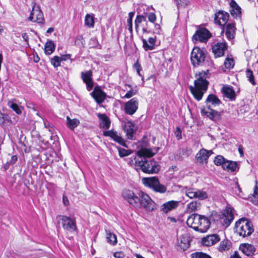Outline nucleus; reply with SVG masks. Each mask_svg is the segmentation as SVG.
I'll return each instance as SVG.
<instances>
[{
	"label": "nucleus",
	"instance_id": "nucleus-55",
	"mask_svg": "<svg viewBox=\"0 0 258 258\" xmlns=\"http://www.w3.org/2000/svg\"><path fill=\"white\" fill-rule=\"evenodd\" d=\"M114 256L115 258H124L125 255L122 251H117L114 253Z\"/></svg>",
	"mask_w": 258,
	"mask_h": 258
},
{
	"label": "nucleus",
	"instance_id": "nucleus-64",
	"mask_svg": "<svg viewBox=\"0 0 258 258\" xmlns=\"http://www.w3.org/2000/svg\"><path fill=\"white\" fill-rule=\"evenodd\" d=\"M54 31V29L52 27L49 28L47 30V33H52Z\"/></svg>",
	"mask_w": 258,
	"mask_h": 258
},
{
	"label": "nucleus",
	"instance_id": "nucleus-15",
	"mask_svg": "<svg viewBox=\"0 0 258 258\" xmlns=\"http://www.w3.org/2000/svg\"><path fill=\"white\" fill-rule=\"evenodd\" d=\"M123 130L128 139H132L136 131L134 123L131 121H123Z\"/></svg>",
	"mask_w": 258,
	"mask_h": 258
},
{
	"label": "nucleus",
	"instance_id": "nucleus-17",
	"mask_svg": "<svg viewBox=\"0 0 258 258\" xmlns=\"http://www.w3.org/2000/svg\"><path fill=\"white\" fill-rule=\"evenodd\" d=\"M226 49L227 44L225 42H217L212 46V51L216 57L223 56Z\"/></svg>",
	"mask_w": 258,
	"mask_h": 258
},
{
	"label": "nucleus",
	"instance_id": "nucleus-9",
	"mask_svg": "<svg viewBox=\"0 0 258 258\" xmlns=\"http://www.w3.org/2000/svg\"><path fill=\"white\" fill-rule=\"evenodd\" d=\"M211 37V34L208 30L201 28L196 31L192 36V41L194 42H206Z\"/></svg>",
	"mask_w": 258,
	"mask_h": 258
},
{
	"label": "nucleus",
	"instance_id": "nucleus-19",
	"mask_svg": "<svg viewBox=\"0 0 258 258\" xmlns=\"http://www.w3.org/2000/svg\"><path fill=\"white\" fill-rule=\"evenodd\" d=\"M229 14L223 11H219L215 15L214 21L219 25H224L229 19Z\"/></svg>",
	"mask_w": 258,
	"mask_h": 258
},
{
	"label": "nucleus",
	"instance_id": "nucleus-48",
	"mask_svg": "<svg viewBox=\"0 0 258 258\" xmlns=\"http://www.w3.org/2000/svg\"><path fill=\"white\" fill-rule=\"evenodd\" d=\"M119 155L120 157H123L130 155L132 153V151L129 150H126L121 147L118 148Z\"/></svg>",
	"mask_w": 258,
	"mask_h": 258
},
{
	"label": "nucleus",
	"instance_id": "nucleus-42",
	"mask_svg": "<svg viewBox=\"0 0 258 258\" xmlns=\"http://www.w3.org/2000/svg\"><path fill=\"white\" fill-rule=\"evenodd\" d=\"M224 66L227 69H231L234 66V61L233 58L230 56H228L224 61Z\"/></svg>",
	"mask_w": 258,
	"mask_h": 258
},
{
	"label": "nucleus",
	"instance_id": "nucleus-14",
	"mask_svg": "<svg viewBox=\"0 0 258 258\" xmlns=\"http://www.w3.org/2000/svg\"><path fill=\"white\" fill-rule=\"evenodd\" d=\"M201 113L202 115L209 117L210 119L214 121L219 119L221 116L220 112L211 109L210 106H208L207 109L202 108Z\"/></svg>",
	"mask_w": 258,
	"mask_h": 258
},
{
	"label": "nucleus",
	"instance_id": "nucleus-1",
	"mask_svg": "<svg viewBox=\"0 0 258 258\" xmlns=\"http://www.w3.org/2000/svg\"><path fill=\"white\" fill-rule=\"evenodd\" d=\"M122 196L127 202L136 208H144L147 211H152L156 208L155 203L150 197L143 191L136 193L130 189L123 190Z\"/></svg>",
	"mask_w": 258,
	"mask_h": 258
},
{
	"label": "nucleus",
	"instance_id": "nucleus-34",
	"mask_svg": "<svg viewBox=\"0 0 258 258\" xmlns=\"http://www.w3.org/2000/svg\"><path fill=\"white\" fill-rule=\"evenodd\" d=\"M235 29V25L233 23L227 25L225 34L228 39L231 40L234 38Z\"/></svg>",
	"mask_w": 258,
	"mask_h": 258
},
{
	"label": "nucleus",
	"instance_id": "nucleus-51",
	"mask_svg": "<svg viewBox=\"0 0 258 258\" xmlns=\"http://www.w3.org/2000/svg\"><path fill=\"white\" fill-rule=\"evenodd\" d=\"M134 68L136 69L137 71V72L138 74L142 77V80H144V77L141 74L140 72L142 70V67L141 64L139 63V61H137L134 64Z\"/></svg>",
	"mask_w": 258,
	"mask_h": 258
},
{
	"label": "nucleus",
	"instance_id": "nucleus-24",
	"mask_svg": "<svg viewBox=\"0 0 258 258\" xmlns=\"http://www.w3.org/2000/svg\"><path fill=\"white\" fill-rule=\"evenodd\" d=\"M234 216L232 209L230 208H226L223 213V225L225 227H228L233 220Z\"/></svg>",
	"mask_w": 258,
	"mask_h": 258
},
{
	"label": "nucleus",
	"instance_id": "nucleus-30",
	"mask_svg": "<svg viewBox=\"0 0 258 258\" xmlns=\"http://www.w3.org/2000/svg\"><path fill=\"white\" fill-rule=\"evenodd\" d=\"M222 92L224 96L231 100H235V92L232 87L229 86H224L222 89Z\"/></svg>",
	"mask_w": 258,
	"mask_h": 258
},
{
	"label": "nucleus",
	"instance_id": "nucleus-25",
	"mask_svg": "<svg viewBox=\"0 0 258 258\" xmlns=\"http://www.w3.org/2000/svg\"><path fill=\"white\" fill-rule=\"evenodd\" d=\"M143 22H146V26H143L142 30L144 33H149L151 30L149 29L148 23L146 22V17L142 15H138L135 20V28L138 31L139 25Z\"/></svg>",
	"mask_w": 258,
	"mask_h": 258
},
{
	"label": "nucleus",
	"instance_id": "nucleus-20",
	"mask_svg": "<svg viewBox=\"0 0 258 258\" xmlns=\"http://www.w3.org/2000/svg\"><path fill=\"white\" fill-rule=\"evenodd\" d=\"M220 240V237L217 234H210L202 238L203 245L210 246L214 245Z\"/></svg>",
	"mask_w": 258,
	"mask_h": 258
},
{
	"label": "nucleus",
	"instance_id": "nucleus-60",
	"mask_svg": "<svg viewBox=\"0 0 258 258\" xmlns=\"http://www.w3.org/2000/svg\"><path fill=\"white\" fill-rule=\"evenodd\" d=\"M134 15H135L134 12H130L128 14V17L127 20L132 21L133 18L134 16Z\"/></svg>",
	"mask_w": 258,
	"mask_h": 258
},
{
	"label": "nucleus",
	"instance_id": "nucleus-3",
	"mask_svg": "<svg viewBox=\"0 0 258 258\" xmlns=\"http://www.w3.org/2000/svg\"><path fill=\"white\" fill-rule=\"evenodd\" d=\"M134 160H131V164H134L137 168L148 174H154L158 172L160 166L158 163L153 159H147L140 157H134Z\"/></svg>",
	"mask_w": 258,
	"mask_h": 258
},
{
	"label": "nucleus",
	"instance_id": "nucleus-59",
	"mask_svg": "<svg viewBox=\"0 0 258 258\" xmlns=\"http://www.w3.org/2000/svg\"><path fill=\"white\" fill-rule=\"evenodd\" d=\"M71 57V55L70 54H67V55H63L61 57H59L60 59H61V61H64V60H67L68 59H69Z\"/></svg>",
	"mask_w": 258,
	"mask_h": 258
},
{
	"label": "nucleus",
	"instance_id": "nucleus-33",
	"mask_svg": "<svg viewBox=\"0 0 258 258\" xmlns=\"http://www.w3.org/2000/svg\"><path fill=\"white\" fill-rule=\"evenodd\" d=\"M231 246V242L229 240L226 238L220 242L217 249L219 251L223 252L230 249Z\"/></svg>",
	"mask_w": 258,
	"mask_h": 258
},
{
	"label": "nucleus",
	"instance_id": "nucleus-28",
	"mask_svg": "<svg viewBox=\"0 0 258 258\" xmlns=\"http://www.w3.org/2000/svg\"><path fill=\"white\" fill-rule=\"evenodd\" d=\"M178 206V202L175 201H170L164 203L161 207V210L163 213L168 212L176 209Z\"/></svg>",
	"mask_w": 258,
	"mask_h": 258
},
{
	"label": "nucleus",
	"instance_id": "nucleus-50",
	"mask_svg": "<svg viewBox=\"0 0 258 258\" xmlns=\"http://www.w3.org/2000/svg\"><path fill=\"white\" fill-rule=\"evenodd\" d=\"M10 107L15 111L17 114H20L22 113L23 107H19L17 104L13 103L11 104Z\"/></svg>",
	"mask_w": 258,
	"mask_h": 258
},
{
	"label": "nucleus",
	"instance_id": "nucleus-22",
	"mask_svg": "<svg viewBox=\"0 0 258 258\" xmlns=\"http://www.w3.org/2000/svg\"><path fill=\"white\" fill-rule=\"evenodd\" d=\"M93 98L98 104L102 103L106 98V95L99 87H96L91 93Z\"/></svg>",
	"mask_w": 258,
	"mask_h": 258
},
{
	"label": "nucleus",
	"instance_id": "nucleus-53",
	"mask_svg": "<svg viewBox=\"0 0 258 258\" xmlns=\"http://www.w3.org/2000/svg\"><path fill=\"white\" fill-rule=\"evenodd\" d=\"M138 93L137 90H133L131 89L124 95L123 98H130Z\"/></svg>",
	"mask_w": 258,
	"mask_h": 258
},
{
	"label": "nucleus",
	"instance_id": "nucleus-52",
	"mask_svg": "<svg viewBox=\"0 0 258 258\" xmlns=\"http://www.w3.org/2000/svg\"><path fill=\"white\" fill-rule=\"evenodd\" d=\"M89 44L93 47L99 48L100 47V45L99 44L98 40L96 37L91 38L89 41Z\"/></svg>",
	"mask_w": 258,
	"mask_h": 258
},
{
	"label": "nucleus",
	"instance_id": "nucleus-21",
	"mask_svg": "<svg viewBox=\"0 0 258 258\" xmlns=\"http://www.w3.org/2000/svg\"><path fill=\"white\" fill-rule=\"evenodd\" d=\"M92 72L88 71L81 73V77L83 82L87 86V89L88 91H90L93 88V82L92 78Z\"/></svg>",
	"mask_w": 258,
	"mask_h": 258
},
{
	"label": "nucleus",
	"instance_id": "nucleus-13",
	"mask_svg": "<svg viewBox=\"0 0 258 258\" xmlns=\"http://www.w3.org/2000/svg\"><path fill=\"white\" fill-rule=\"evenodd\" d=\"M139 101L136 98H133L126 102L124 105V111L128 115L134 114L138 108Z\"/></svg>",
	"mask_w": 258,
	"mask_h": 258
},
{
	"label": "nucleus",
	"instance_id": "nucleus-47",
	"mask_svg": "<svg viewBox=\"0 0 258 258\" xmlns=\"http://www.w3.org/2000/svg\"><path fill=\"white\" fill-rule=\"evenodd\" d=\"M226 160L223 156L218 155L215 157L214 162L216 165H221L223 167Z\"/></svg>",
	"mask_w": 258,
	"mask_h": 258
},
{
	"label": "nucleus",
	"instance_id": "nucleus-18",
	"mask_svg": "<svg viewBox=\"0 0 258 258\" xmlns=\"http://www.w3.org/2000/svg\"><path fill=\"white\" fill-rule=\"evenodd\" d=\"M103 135L105 137H110L114 141L120 145L125 146V141L121 137L120 134L113 130L104 132Z\"/></svg>",
	"mask_w": 258,
	"mask_h": 258
},
{
	"label": "nucleus",
	"instance_id": "nucleus-41",
	"mask_svg": "<svg viewBox=\"0 0 258 258\" xmlns=\"http://www.w3.org/2000/svg\"><path fill=\"white\" fill-rule=\"evenodd\" d=\"M55 49V45L52 41L47 42L45 45V52L49 55L53 53Z\"/></svg>",
	"mask_w": 258,
	"mask_h": 258
},
{
	"label": "nucleus",
	"instance_id": "nucleus-56",
	"mask_svg": "<svg viewBox=\"0 0 258 258\" xmlns=\"http://www.w3.org/2000/svg\"><path fill=\"white\" fill-rule=\"evenodd\" d=\"M17 157L16 155H13L12 156L11 160L8 162V163L9 164H14L17 161Z\"/></svg>",
	"mask_w": 258,
	"mask_h": 258
},
{
	"label": "nucleus",
	"instance_id": "nucleus-10",
	"mask_svg": "<svg viewBox=\"0 0 258 258\" xmlns=\"http://www.w3.org/2000/svg\"><path fill=\"white\" fill-rule=\"evenodd\" d=\"M185 195L190 199H198L204 200L208 198V194L203 189L188 188L185 191Z\"/></svg>",
	"mask_w": 258,
	"mask_h": 258
},
{
	"label": "nucleus",
	"instance_id": "nucleus-6",
	"mask_svg": "<svg viewBox=\"0 0 258 258\" xmlns=\"http://www.w3.org/2000/svg\"><path fill=\"white\" fill-rule=\"evenodd\" d=\"M206 54L203 49L195 47L190 54V60L192 64L195 67L203 66L204 64Z\"/></svg>",
	"mask_w": 258,
	"mask_h": 258
},
{
	"label": "nucleus",
	"instance_id": "nucleus-44",
	"mask_svg": "<svg viewBox=\"0 0 258 258\" xmlns=\"http://www.w3.org/2000/svg\"><path fill=\"white\" fill-rule=\"evenodd\" d=\"M245 75L246 78L248 79V80L249 81L250 83H251L253 85H255L256 83L254 80V76L253 74V72L250 69H247L245 71Z\"/></svg>",
	"mask_w": 258,
	"mask_h": 258
},
{
	"label": "nucleus",
	"instance_id": "nucleus-5",
	"mask_svg": "<svg viewBox=\"0 0 258 258\" xmlns=\"http://www.w3.org/2000/svg\"><path fill=\"white\" fill-rule=\"evenodd\" d=\"M142 181L145 186L152 188L155 192L164 194L167 191L166 186L161 184L156 177H144Z\"/></svg>",
	"mask_w": 258,
	"mask_h": 258
},
{
	"label": "nucleus",
	"instance_id": "nucleus-46",
	"mask_svg": "<svg viewBox=\"0 0 258 258\" xmlns=\"http://www.w3.org/2000/svg\"><path fill=\"white\" fill-rule=\"evenodd\" d=\"M85 23L89 27H93L94 26V21L93 16L89 14H87L85 18Z\"/></svg>",
	"mask_w": 258,
	"mask_h": 258
},
{
	"label": "nucleus",
	"instance_id": "nucleus-36",
	"mask_svg": "<svg viewBox=\"0 0 258 258\" xmlns=\"http://www.w3.org/2000/svg\"><path fill=\"white\" fill-rule=\"evenodd\" d=\"M80 123V120L77 118L71 119L69 116L67 117V125L72 130L77 127Z\"/></svg>",
	"mask_w": 258,
	"mask_h": 258
},
{
	"label": "nucleus",
	"instance_id": "nucleus-27",
	"mask_svg": "<svg viewBox=\"0 0 258 258\" xmlns=\"http://www.w3.org/2000/svg\"><path fill=\"white\" fill-rule=\"evenodd\" d=\"M239 250H241L245 255L251 256L255 251V248L254 246L248 243H242L239 246Z\"/></svg>",
	"mask_w": 258,
	"mask_h": 258
},
{
	"label": "nucleus",
	"instance_id": "nucleus-63",
	"mask_svg": "<svg viewBox=\"0 0 258 258\" xmlns=\"http://www.w3.org/2000/svg\"><path fill=\"white\" fill-rule=\"evenodd\" d=\"M230 258H241V257L237 253H235Z\"/></svg>",
	"mask_w": 258,
	"mask_h": 258
},
{
	"label": "nucleus",
	"instance_id": "nucleus-38",
	"mask_svg": "<svg viewBox=\"0 0 258 258\" xmlns=\"http://www.w3.org/2000/svg\"><path fill=\"white\" fill-rule=\"evenodd\" d=\"M255 186L253 195L249 197L250 200L255 205H258V182L255 181Z\"/></svg>",
	"mask_w": 258,
	"mask_h": 258
},
{
	"label": "nucleus",
	"instance_id": "nucleus-49",
	"mask_svg": "<svg viewBox=\"0 0 258 258\" xmlns=\"http://www.w3.org/2000/svg\"><path fill=\"white\" fill-rule=\"evenodd\" d=\"M51 63L54 68H57L60 65L61 59L59 57L54 56L51 59Z\"/></svg>",
	"mask_w": 258,
	"mask_h": 258
},
{
	"label": "nucleus",
	"instance_id": "nucleus-45",
	"mask_svg": "<svg viewBox=\"0 0 258 258\" xmlns=\"http://www.w3.org/2000/svg\"><path fill=\"white\" fill-rule=\"evenodd\" d=\"M191 258H212L210 255L203 252H196L191 254Z\"/></svg>",
	"mask_w": 258,
	"mask_h": 258
},
{
	"label": "nucleus",
	"instance_id": "nucleus-61",
	"mask_svg": "<svg viewBox=\"0 0 258 258\" xmlns=\"http://www.w3.org/2000/svg\"><path fill=\"white\" fill-rule=\"evenodd\" d=\"M154 26L155 30L156 31V33H159L161 29L160 26L158 24H155Z\"/></svg>",
	"mask_w": 258,
	"mask_h": 258
},
{
	"label": "nucleus",
	"instance_id": "nucleus-62",
	"mask_svg": "<svg viewBox=\"0 0 258 258\" xmlns=\"http://www.w3.org/2000/svg\"><path fill=\"white\" fill-rule=\"evenodd\" d=\"M22 37L24 39V40L28 43V40H29V37L28 35L27 34V33H24L22 34Z\"/></svg>",
	"mask_w": 258,
	"mask_h": 258
},
{
	"label": "nucleus",
	"instance_id": "nucleus-54",
	"mask_svg": "<svg viewBox=\"0 0 258 258\" xmlns=\"http://www.w3.org/2000/svg\"><path fill=\"white\" fill-rule=\"evenodd\" d=\"M148 19L149 21L154 23L156 21V16L155 14L154 13H150L148 15Z\"/></svg>",
	"mask_w": 258,
	"mask_h": 258
},
{
	"label": "nucleus",
	"instance_id": "nucleus-32",
	"mask_svg": "<svg viewBox=\"0 0 258 258\" xmlns=\"http://www.w3.org/2000/svg\"><path fill=\"white\" fill-rule=\"evenodd\" d=\"M206 103L208 108V106H211V105L213 106L219 105L221 102L215 95L210 94L206 100Z\"/></svg>",
	"mask_w": 258,
	"mask_h": 258
},
{
	"label": "nucleus",
	"instance_id": "nucleus-7",
	"mask_svg": "<svg viewBox=\"0 0 258 258\" xmlns=\"http://www.w3.org/2000/svg\"><path fill=\"white\" fill-rule=\"evenodd\" d=\"M57 218L64 230L71 232H74L77 230L75 219L66 216H59Z\"/></svg>",
	"mask_w": 258,
	"mask_h": 258
},
{
	"label": "nucleus",
	"instance_id": "nucleus-11",
	"mask_svg": "<svg viewBox=\"0 0 258 258\" xmlns=\"http://www.w3.org/2000/svg\"><path fill=\"white\" fill-rule=\"evenodd\" d=\"M158 148L152 149L148 148L146 145H143L141 149L137 151L136 157L141 158H150L155 155L158 152Z\"/></svg>",
	"mask_w": 258,
	"mask_h": 258
},
{
	"label": "nucleus",
	"instance_id": "nucleus-8",
	"mask_svg": "<svg viewBox=\"0 0 258 258\" xmlns=\"http://www.w3.org/2000/svg\"><path fill=\"white\" fill-rule=\"evenodd\" d=\"M29 19L33 22L42 23L44 21L43 14L38 5L34 3L32 10L30 13Z\"/></svg>",
	"mask_w": 258,
	"mask_h": 258
},
{
	"label": "nucleus",
	"instance_id": "nucleus-37",
	"mask_svg": "<svg viewBox=\"0 0 258 258\" xmlns=\"http://www.w3.org/2000/svg\"><path fill=\"white\" fill-rule=\"evenodd\" d=\"M106 239L108 243L114 245L117 243V238L116 235L110 230H106Z\"/></svg>",
	"mask_w": 258,
	"mask_h": 258
},
{
	"label": "nucleus",
	"instance_id": "nucleus-31",
	"mask_svg": "<svg viewBox=\"0 0 258 258\" xmlns=\"http://www.w3.org/2000/svg\"><path fill=\"white\" fill-rule=\"evenodd\" d=\"M142 42L143 48L145 50H151L155 47L156 39L155 38L150 37L148 41L142 39Z\"/></svg>",
	"mask_w": 258,
	"mask_h": 258
},
{
	"label": "nucleus",
	"instance_id": "nucleus-29",
	"mask_svg": "<svg viewBox=\"0 0 258 258\" xmlns=\"http://www.w3.org/2000/svg\"><path fill=\"white\" fill-rule=\"evenodd\" d=\"M231 9L230 14L234 18L240 17L241 16V8L234 1L232 0L230 3Z\"/></svg>",
	"mask_w": 258,
	"mask_h": 258
},
{
	"label": "nucleus",
	"instance_id": "nucleus-4",
	"mask_svg": "<svg viewBox=\"0 0 258 258\" xmlns=\"http://www.w3.org/2000/svg\"><path fill=\"white\" fill-rule=\"evenodd\" d=\"M235 232L239 236L245 237L253 232L252 224L245 218H241L235 223Z\"/></svg>",
	"mask_w": 258,
	"mask_h": 258
},
{
	"label": "nucleus",
	"instance_id": "nucleus-16",
	"mask_svg": "<svg viewBox=\"0 0 258 258\" xmlns=\"http://www.w3.org/2000/svg\"><path fill=\"white\" fill-rule=\"evenodd\" d=\"M190 246L189 236L188 234L182 235L178 239L177 248L179 250L184 251Z\"/></svg>",
	"mask_w": 258,
	"mask_h": 258
},
{
	"label": "nucleus",
	"instance_id": "nucleus-26",
	"mask_svg": "<svg viewBox=\"0 0 258 258\" xmlns=\"http://www.w3.org/2000/svg\"><path fill=\"white\" fill-rule=\"evenodd\" d=\"M201 215L198 214H192L187 219L186 224L188 227L193 228L196 231L198 228Z\"/></svg>",
	"mask_w": 258,
	"mask_h": 258
},
{
	"label": "nucleus",
	"instance_id": "nucleus-2",
	"mask_svg": "<svg viewBox=\"0 0 258 258\" xmlns=\"http://www.w3.org/2000/svg\"><path fill=\"white\" fill-rule=\"evenodd\" d=\"M207 76V74L205 72L200 73L194 81L195 86H190L189 87L194 98L198 101L202 99L203 95L207 90L209 82L206 80Z\"/></svg>",
	"mask_w": 258,
	"mask_h": 258
},
{
	"label": "nucleus",
	"instance_id": "nucleus-40",
	"mask_svg": "<svg viewBox=\"0 0 258 258\" xmlns=\"http://www.w3.org/2000/svg\"><path fill=\"white\" fill-rule=\"evenodd\" d=\"M98 116L102 120L101 126L106 129L108 128L110 122L108 117L104 114H99Z\"/></svg>",
	"mask_w": 258,
	"mask_h": 258
},
{
	"label": "nucleus",
	"instance_id": "nucleus-58",
	"mask_svg": "<svg viewBox=\"0 0 258 258\" xmlns=\"http://www.w3.org/2000/svg\"><path fill=\"white\" fill-rule=\"evenodd\" d=\"M62 201H63V204L65 206H68L69 205V201L68 198L64 195L63 196Z\"/></svg>",
	"mask_w": 258,
	"mask_h": 258
},
{
	"label": "nucleus",
	"instance_id": "nucleus-23",
	"mask_svg": "<svg viewBox=\"0 0 258 258\" xmlns=\"http://www.w3.org/2000/svg\"><path fill=\"white\" fill-rule=\"evenodd\" d=\"M198 225V228H197L196 231H199L201 233H204L207 232L210 228V221L206 217L201 215Z\"/></svg>",
	"mask_w": 258,
	"mask_h": 258
},
{
	"label": "nucleus",
	"instance_id": "nucleus-35",
	"mask_svg": "<svg viewBox=\"0 0 258 258\" xmlns=\"http://www.w3.org/2000/svg\"><path fill=\"white\" fill-rule=\"evenodd\" d=\"M222 168L228 171L233 172L236 170L237 164L236 162L226 160Z\"/></svg>",
	"mask_w": 258,
	"mask_h": 258
},
{
	"label": "nucleus",
	"instance_id": "nucleus-43",
	"mask_svg": "<svg viewBox=\"0 0 258 258\" xmlns=\"http://www.w3.org/2000/svg\"><path fill=\"white\" fill-rule=\"evenodd\" d=\"M199 204L197 202L192 201L187 204L186 211L187 212L190 213L198 210Z\"/></svg>",
	"mask_w": 258,
	"mask_h": 258
},
{
	"label": "nucleus",
	"instance_id": "nucleus-57",
	"mask_svg": "<svg viewBox=\"0 0 258 258\" xmlns=\"http://www.w3.org/2000/svg\"><path fill=\"white\" fill-rule=\"evenodd\" d=\"M127 27L131 33L133 32V24L132 21L127 20Z\"/></svg>",
	"mask_w": 258,
	"mask_h": 258
},
{
	"label": "nucleus",
	"instance_id": "nucleus-12",
	"mask_svg": "<svg viewBox=\"0 0 258 258\" xmlns=\"http://www.w3.org/2000/svg\"><path fill=\"white\" fill-rule=\"evenodd\" d=\"M212 154H213L212 150H207L204 148L201 149L196 156L197 163L201 165L207 164L209 157Z\"/></svg>",
	"mask_w": 258,
	"mask_h": 258
},
{
	"label": "nucleus",
	"instance_id": "nucleus-39",
	"mask_svg": "<svg viewBox=\"0 0 258 258\" xmlns=\"http://www.w3.org/2000/svg\"><path fill=\"white\" fill-rule=\"evenodd\" d=\"M232 190L234 194H236L239 197L244 199V194L242 192L241 188L240 187V185L238 184V180L235 181V183L232 187Z\"/></svg>",
	"mask_w": 258,
	"mask_h": 258
}]
</instances>
